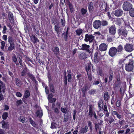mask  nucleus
<instances>
[{
  "mask_svg": "<svg viewBox=\"0 0 134 134\" xmlns=\"http://www.w3.org/2000/svg\"><path fill=\"white\" fill-rule=\"evenodd\" d=\"M130 16L132 17H134V8H132L129 11Z\"/></svg>",
  "mask_w": 134,
  "mask_h": 134,
  "instance_id": "c9c22d12",
  "label": "nucleus"
},
{
  "mask_svg": "<svg viewBox=\"0 0 134 134\" xmlns=\"http://www.w3.org/2000/svg\"><path fill=\"white\" fill-rule=\"evenodd\" d=\"M123 9L125 11H129L132 8V5L128 1L125 2L122 5Z\"/></svg>",
  "mask_w": 134,
  "mask_h": 134,
  "instance_id": "f03ea898",
  "label": "nucleus"
},
{
  "mask_svg": "<svg viewBox=\"0 0 134 134\" xmlns=\"http://www.w3.org/2000/svg\"><path fill=\"white\" fill-rule=\"evenodd\" d=\"M99 110V111L102 110L104 104L102 101H100L98 102Z\"/></svg>",
  "mask_w": 134,
  "mask_h": 134,
  "instance_id": "393cba45",
  "label": "nucleus"
},
{
  "mask_svg": "<svg viewBox=\"0 0 134 134\" xmlns=\"http://www.w3.org/2000/svg\"><path fill=\"white\" fill-rule=\"evenodd\" d=\"M8 16L10 22L12 24L14 22V18L12 13L9 12L8 13Z\"/></svg>",
  "mask_w": 134,
  "mask_h": 134,
  "instance_id": "4468645a",
  "label": "nucleus"
},
{
  "mask_svg": "<svg viewBox=\"0 0 134 134\" xmlns=\"http://www.w3.org/2000/svg\"><path fill=\"white\" fill-rule=\"evenodd\" d=\"M101 23V25L103 26H107L108 25V22L106 20H102V21Z\"/></svg>",
  "mask_w": 134,
  "mask_h": 134,
  "instance_id": "58836bf2",
  "label": "nucleus"
},
{
  "mask_svg": "<svg viewBox=\"0 0 134 134\" xmlns=\"http://www.w3.org/2000/svg\"><path fill=\"white\" fill-rule=\"evenodd\" d=\"M128 31L125 29H119L118 30V34L119 36L122 35L125 37H126Z\"/></svg>",
  "mask_w": 134,
  "mask_h": 134,
  "instance_id": "423d86ee",
  "label": "nucleus"
},
{
  "mask_svg": "<svg viewBox=\"0 0 134 134\" xmlns=\"http://www.w3.org/2000/svg\"><path fill=\"white\" fill-rule=\"evenodd\" d=\"M80 11L82 14V15H84L86 14L87 12V9H85L84 8H82L81 9Z\"/></svg>",
  "mask_w": 134,
  "mask_h": 134,
  "instance_id": "a18cd8bd",
  "label": "nucleus"
},
{
  "mask_svg": "<svg viewBox=\"0 0 134 134\" xmlns=\"http://www.w3.org/2000/svg\"><path fill=\"white\" fill-rule=\"evenodd\" d=\"M36 114L37 116H39L40 118L43 115V113L42 111H40L39 110H37L36 111Z\"/></svg>",
  "mask_w": 134,
  "mask_h": 134,
  "instance_id": "ea45409f",
  "label": "nucleus"
},
{
  "mask_svg": "<svg viewBox=\"0 0 134 134\" xmlns=\"http://www.w3.org/2000/svg\"><path fill=\"white\" fill-rule=\"evenodd\" d=\"M101 59V55L100 52L99 51H97L94 55V62L96 63H97Z\"/></svg>",
  "mask_w": 134,
  "mask_h": 134,
  "instance_id": "7ed1b4c3",
  "label": "nucleus"
},
{
  "mask_svg": "<svg viewBox=\"0 0 134 134\" xmlns=\"http://www.w3.org/2000/svg\"><path fill=\"white\" fill-rule=\"evenodd\" d=\"M121 105V100H118L116 103V106L118 107H119Z\"/></svg>",
  "mask_w": 134,
  "mask_h": 134,
  "instance_id": "6e6d98bb",
  "label": "nucleus"
},
{
  "mask_svg": "<svg viewBox=\"0 0 134 134\" xmlns=\"http://www.w3.org/2000/svg\"><path fill=\"white\" fill-rule=\"evenodd\" d=\"M29 121L31 124L34 127H36L37 126L36 123L32 120V119L30 118L29 119Z\"/></svg>",
  "mask_w": 134,
  "mask_h": 134,
  "instance_id": "7c9ffc66",
  "label": "nucleus"
},
{
  "mask_svg": "<svg viewBox=\"0 0 134 134\" xmlns=\"http://www.w3.org/2000/svg\"><path fill=\"white\" fill-rule=\"evenodd\" d=\"M104 113L106 117H108L109 116V113L108 110L104 112Z\"/></svg>",
  "mask_w": 134,
  "mask_h": 134,
  "instance_id": "774afa93",
  "label": "nucleus"
},
{
  "mask_svg": "<svg viewBox=\"0 0 134 134\" xmlns=\"http://www.w3.org/2000/svg\"><path fill=\"white\" fill-rule=\"evenodd\" d=\"M49 87L50 91L52 92H54L55 91V90L54 88L53 85L52 84H49Z\"/></svg>",
  "mask_w": 134,
  "mask_h": 134,
  "instance_id": "c03bdc74",
  "label": "nucleus"
},
{
  "mask_svg": "<svg viewBox=\"0 0 134 134\" xmlns=\"http://www.w3.org/2000/svg\"><path fill=\"white\" fill-rule=\"evenodd\" d=\"M18 60L20 64V65L21 66H23V63H22V58L20 57H18Z\"/></svg>",
  "mask_w": 134,
  "mask_h": 134,
  "instance_id": "3c124183",
  "label": "nucleus"
},
{
  "mask_svg": "<svg viewBox=\"0 0 134 134\" xmlns=\"http://www.w3.org/2000/svg\"><path fill=\"white\" fill-rule=\"evenodd\" d=\"M2 127L3 129H8L9 128V125L8 124V122H5L4 120H2Z\"/></svg>",
  "mask_w": 134,
  "mask_h": 134,
  "instance_id": "412c9836",
  "label": "nucleus"
},
{
  "mask_svg": "<svg viewBox=\"0 0 134 134\" xmlns=\"http://www.w3.org/2000/svg\"><path fill=\"white\" fill-rule=\"evenodd\" d=\"M30 62L33 64H34V63H33V62L32 60L30 59L28 57H25V62L27 63L29 62Z\"/></svg>",
  "mask_w": 134,
  "mask_h": 134,
  "instance_id": "37998d69",
  "label": "nucleus"
},
{
  "mask_svg": "<svg viewBox=\"0 0 134 134\" xmlns=\"http://www.w3.org/2000/svg\"><path fill=\"white\" fill-rule=\"evenodd\" d=\"M13 61L15 63L16 66H18L19 65V63L18 62L17 58L15 55H13L12 57Z\"/></svg>",
  "mask_w": 134,
  "mask_h": 134,
  "instance_id": "b1692460",
  "label": "nucleus"
},
{
  "mask_svg": "<svg viewBox=\"0 0 134 134\" xmlns=\"http://www.w3.org/2000/svg\"><path fill=\"white\" fill-rule=\"evenodd\" d=\"M14 44H10V46L8 47L7 51H11L13 49L15 48Z\"/></svg>",
  "mask_w": 134,
  "mask_h": 134,
  "instance_id": "e433bc0d",
  "label": "nucleus"
},
{
  "mask_svg": "<svg viewBox=\"0 0 134 134\" xmlns=\"http://www.w3.org/2000/svg\"><path fill=\"white\" fill-rule=\"evenodd\" d=\"M123 13V10L121 9H118L115 11L114 14L116 16H120L122 15Z\"/></svg>",
  "mask_w": 134,
  "mask_h": 134,
  "instance_id": "f8f14e48",
  "label": "nucleus"
},
{
  "mask_svg": "<svg viewBox=\"0 0 134 134\" xmlns=\"http://www.w3.org/2000/svg\"><path fill=\"white\" fill-rule=\"evenodd\" d=\"M53 96L52 94L51 93L49 94L48 95V100H49L50 99H51V98H52L53 97Z\"/></svg>",
  "mask_w": 134,
  "mask_h": 134,
  "instance_id": "69168bd1",
  "label": "nucleus"
},
{
  "mask_svg": "<svg viewBox=\"0 0 134 134\" xmlns=\"http://www.w3.org/2000/svg\"><path fill=\"white\" fill-rule=\"evenodd\" d=\"M104 119L105 121L109 125L111 124L114 121V118L112 116L105 117L104 118Z\"/></svg>",
  "mask_w": 134,
  "mask_h": 134,
  "instance_id": "9d476101",
  "label": "nucleus"
},
{
  "mask_svg": "<svg viewBox=\"0 0 134 134\" xmlns=\"http://www.w3.org/2000/svg\"><path fill=\"white\" fill-rule=\"evenodd\" d=\"M82 29L79 28L76 30L75 32H76L77 35H80L82 32Z\"/></svg>",
  "mask_w": 134,
  "mask_h": 134,
  "instance_id": "4c0bfd02",
  "label": "nucleus"
},
{
  "mask_svg": "<svg viewBox=\"0 0 134 134\" xmlns=\"http://www.w3.org/2000/svg\"><path fill=\"white\" fill-rule=\"evenodd\" d=\"M120 82L116 81L115 83V86L117 87H119L121 85Z\"/></svg>",
  "mask_w": 134,
  "mask_h": 134,
  "instance_id": "680f3d73",
  "label": "nucleus"
},
{
  "mask_svg": "<svg viewBox=\"0 0 134 134\" xmlns=\"http://www.w3.org/2000/svg\"><path fill=\"white\" fill-rule=\"evenodd\" d=\"M123 50V47L120 44L118 47L117 49V51L118 52H121Z\"/></svg>",
  "mask_w": 134,
  "mask_h": 134,
  "instance_id": "a19ab883",
  "label": "nucleus"
},
{
  "mask_svg": "<svg viewBox=\"0 0 134 134\" xmlns=\"http://www.w3.org/2000/svg\"><path fill=\"white\" fill-rule=\"evenodd\" d=\"M124 48L127 52H131L133 50V46L130 44L127 43L125 46Z\"/></svg>",
  "mask_w": 134,
  "mask_h": 134,
  "instance_id": "9b49d317",
  "label": "nucleus"
},
{
  "mask_svg": "<svg viewBox=\"0 0 134 134\" xmlns=\"http://www.w3.org/2000/svg\"><path fill=\"white\" fill-rule=\"evenodd\" d=\"M29 72V70L26 66L23 69V70L21 72V75L23 77L25 76L28 72Z\"/></svg>",
  "mask_w": 134,
  "mask_h": 134,
  "instance_id": "ddd939ff",
  "label": "nucleus"
},
{
  "mask_svg": "<svg viewBox=\"0 0 134 134\" xmlns=\"http://www.w3.org/2000/svg\"><path fill=\"white\" fill-rule=\"evenodd\" d=\"M5 88V84L4 83H3V85L2 84L0 85V92H4Z\"/></svg>",
  "mask_w": 134,
  "mask_h": 134,
  "instance_id": "473e14b6",
  "label": "nucleus"
},
{
  "mask_svg": "<svg viewBox=\"0 0 134 134\" xmlns=\"http://www.w3.org/2000/svg\"><path fill=\"white\" fill-rule=\"evenodd\" d=\"M68 80L69 82H70L71 81V74H68Z\"/></svg>",
  "mask_w": 134,
  "mask_h": 134,
  "instance_id": "864d4df0",
  "label": "nucleus"
},
{
  "mask_svg": "<svg viewBox=\"0 0 134 134\" xmlns=\"http://www.w3.org/2000/svg\"><path fill=\"white\" fill-rule=\"evenodd\" d=\"M76 111L75 109L74 110H73V119L74 120H75L76 119Z\"/></svg>",
  "mask_w": 134,
  "mask_h": 134,
  "instance_id": "5fc2aeb1",
  "label": "nucleus"
},
{
  "mask_svg": "<svg viewBox=\"0 0 134 134\" xmlns=\"http://www.w3.org/2000/svg\"><path fill=\"white\" fill-rule=\"evenodd\" d=\"M88 129V127L87 126H86L84 127L81 128V129L80 130L79 132L81 134L85 133L87 131Z\"/></svg>",
  "mask_w": 134,
  "mask_h": 134,
  "instance_id": "aec40b11",
  "label": "nucleus"
},
{
  "mask_svg": "<svg viewBox=\"0 0 134 134\" xmlns=\"http://www.w3.org/2000/svg\"><path fill=\"white\" fill-rule=\"evenodd\" d=\"M51 50L56 55H58L59 54V49L58 47H53L52 48Z\"/></svg>",
  "mask_w": 134,
  "mask_h": 134,
  "instance_id": "f3484780",
  "label": "nucleus"
},
{
  "mask_svg": "<svg viewBox=\"0 0 134 134\" xmlns=\"http://www.w3.org/2000/svg\"><path fill=\"white\" fill-rule=\"evenodd\" d=\"M100 124L99 123H95L94 124V127L96 131V132H97L98 131V129H99V125Z\"/></svg>",
  "mask_w": 134,
  "mask_h": 134,
  "instance_id": "8fccbe9b",
  "label": "nucleus"
},
{
  "mask_svg": "<svg viewBox=\"0 0 134 134\" xmlns=\"http://www.w3.org/2000/svg\"><path fill=\"white\" fill-rule=\"evenodd\" d=\"M27 76L32 81H36L34 76L31 74L29 72L27 74Z\"/></svg>",
  "mask_w": 134,
  "mask_h": 134,
  "instance_id": "5701e85b",
  "label": "nucleus"
},
{
  "mask_svg": "<svg viewBox=\"0 0 134 134\" xmlns=\"http://www.w3.org/2000/svg\"><path fill=\"white\" fill-rule=\"evenodd\" d=\"M89 12L90 13H92L93 11L94 7L93 5V3L92 2L90 3L89 4L88 6Z\"/></svg>",
  "mask_w": 134,
  "mask_h": 134,
  "instance_id": "4be33fe9",
  "label": "nucleus"
},
{
  "mask_svg": "<svg viewBox=\"0 0 134 134\" xmlns=\"http://www.w3.org/2000/svg\"><path fill=\"white\" fill-rule=\"evenodd\" d=\"M108 93H104V100L105 101H107L109 97Z\"/></svg>",
  "mask_w": 134,
  "mask_h": 134,
  "instance_id": "79ce46f5",
  "label": "nucleus"
},
{
  "mask_svg": "<svg viewBox=\"0 0 134 134\" xmlns=\"http://www.w3.org/2000/svg\"><path fill=\"white\" fill-rule=\"evenodd\" d=\"M1 49L2 50H3L5 45V42L3 41H1Z\"/></svg>",
  "mask_w": 134,
  "mask_h": 134,
  "instance_id": "09e8293b",
  "label": "nucleus"
},
{
  "mask_svg": "<svg viewBox=\"0 0 134 134\" xmlns=\"http://www.w3.org/2000/svg\"><path fill=\"white\" fill-rule=\"evenodd\" d=\"M30 95V93H25L24 97L26 98H28Z\"/></svg>",
  "mask_w": 134,
  "mask_h": 134,
  "instance_id": "bf43d9fd",
  "label": "nucleus"
},
{
  "mask_svg": "<svg viewBox=\"0 0 134 134\" xmlns=\"http://www.w3.org/2000/svg\"><path fill=\"white\" fill-rule=\"evenodd\" d=\"M109 34L112 35H114L116 32V28L115 25L110 26L108 29Z\"/></svg>",
  "mask_w": 134,
  "mask_h": 134,
  "instance_id": "39448f33",
  "label": "nucleus"
},
{
  "mask_svg": "<svg viewBox=\"0 0 134 134\" xmlns=\"http://www.w3.org/2000/svg\"><path fill=\"white\" fill-rule=\"evenodd\" d=\"M125 122V120L124 119L122 120H119V124L121 125V126H122V125L124 124Z\"/></svg>",
  "mask_w": 134,
  "mask_h": 134,
  "instance_id": "13d9d810",
  "label": "nucleus"
},
{
  "mask_svg": "<svg viewBox=\"0 0 134 134\" xmlns=\"http://www.w3.org/2000/svg\"><path fill=\"white\" fill-rule=\"evenodd\" d=\"M63 35H64L63 38L64 39V40L66 41H67L68 38V34H65V33H63L62 34Z\"/></svg>",
  "mask_w": 134,
  "mask_h": 134,
  "instance_id": "49530a36",
  "label": "nucleus"
},
{
  "mask_svg": "<svg viewBox=\"0 0 134 134\" xmlns=\"http://www.w3.org/2000/svg\"><path fill=\"white\" fill-rule=\"evenodd\" d=\"M14 82L16 85L19 86H20L21 85V81L20 79L18 78H16L15 79Z\"/></svg>",
  "mask_w": 134,
  "mask_h": 134,
  "instance_id": "c756f323",
  "label": "nucleus"
},
{
  "mask_svg": "<svg viewBox=\"0 0 134 134\" xmlns=\"http://www.w3.org/2000/svg\"><path fill=\"white\" fill-rule=\"evenodd\" d=\"M112 114L113 115H116L118 118L120 119L121 118V116L119 114L117 111H114L112 112Z\"/></svg>",
  "mask_w": 134,
  "mask_h": 134,
  "instance_id": "bb28decb",
  "label": "nucleus"
},
{
  "mask_svg": "<svg viewBox=\"0 0 134 134\" xmlns=\"http://www.w3.org/2000/svg\"><path fill=\"white\" fill-rule=\"evenodd\" d=\"M23 103V102L21 99L18 100L16 101V105L17 106L20 105Z\"/></svg>",
  "mask_w": 134,
  "mask_h": 134,
  "instance_id": "de8ad7c7",
  "label": "nucleus"
},
{
  "mask_svg": "<svg viewBox=\"0 0 134 134\" xmlns=\"http://www.w3.org/2000/svg\"><path fill=\"white\" fill-rule=\"evenodd\" d=\"M79 57L81 60H82L86 59L87 58V55L85 53H82L79 55Z\"/></svg>",
  "mask_w": 134,
  "mask_h": 134,
  "instance_id": "a878e982",
  "label": "nucleus"
},
{
  "mask_svg": "<svg viewBox=\"0 0 134 134\" xmlns=\"http://www.w3.org/2000/svg\"><path fill=\"white\" fill-rule=\"evenodd\" d=\"M60 21L61 23L62 26H64L65 25V19H64V18L61 19Z\"/></svg>",
  "mask_w": 134,
  "mask_h": 134,
  "instance_id": "603ef678",
  "label": "nucleus"
},
{
  "mask_svg": "<svg viewBox=\"0 0 134 134\" xmlns=\"http://www.w3.org/2000/svg\"><path fill=\"white\" fill-rule=\"evenodd\" d=\"M31 38L32 41L34 43L37 42H39V40L35 35H32L31 37Z\"/></svg>",
  "mask_w": 134,
  "mask_h": 134,
  "instance_id": "cd10ccee",
  "label": "nucleus"
},
{
  "mask_svg": "<svg viewBox=\"0 0 134 134\" xmlns=\"http://www.w3.org/2000/svg\"><path fill=\"white\" fill-rule=\"evenodd\" d=\"M8 39L9 44H14V43L16 41V40L12 36H9L8 38Z\"/></svg>",
  "mask_w": 134,
  "mask_h": 134,
  "instance_id": "a211bd4d",
  "label": "nucleus"
},
{
  "mask_svg": "<svg viewBox=\"0 0 134 134\" xmlns=\"http://www.w3.org/2000/svg\"><path fill=\"white\" fill-rule=\"evenodd\" d=\"M133 61L132 60H130L129 62L125 66V69L127 71L130 72L132 71L133 69Z\"/></svg>",
  "mask_w": 134,
  "mask_h": 134,
  "instance_id": "f257e3e1",
  "label": "nucleus"
},
{
  "mask_svg": "<svg viewBox=\"0 0 134 134\" xmlns=\"http://www.w3.org/2000/svg\"><path fill=\"white\" fill-rule=\"evenodd\" d=\"M117 52V48L115 47H112L110 48L109 54L111 56L114 57L116 55Z\"/></svg>",
  "mask_w": 134,
  "mask_h": 134,
  "instance_id": "0eeeda50",
  "label": "nucleus"
},
{
  "mask_svg": "<svg viewBox=\"0 0 134 134\" xmlns=\"http://www.w3.org/2000/svg\"><path fill=\"white\" fill-rule=\"evenodd\" d=\"M8 113L7 112H4L3 113L2 115V118L4 120H5L7 119L8 117Z\"/></svg>",
  "mask_w": 134,
  "mask_h": 134,
  "instance_id": "f704fd0d",
  "label": "nucleus"
},
{
  "mask_svg": "<svg viewBox=\"0 0 134 134\" xmlns=\"http://www.w3.org/2000/svg\"><path fill=\"white\" fill-rule=\"evenodd\" d=\"M67 4L69 5L70 12L71 13H72L73 11L74 10L73 5L69 1L68 2Z\"/></svg>",
  "mask_w": 134,
  "mask_h": 134,
  "instance_id": "c85d7f7f",
  "label": "nucleus"
},
{
  "mask_svg": "<svg viewBox=\"0 0 134 134\" xmlns=\"http://www.w3.org/2000/svg\"><path fill=\"white\" fill-rule=\"evenodd\" d=\"M53 110L54 112L56 113L57 114H58L59 113V111L58 108H54Z\"/></svg>",
  "mask_w": 134,
  "mask_h": 134,
  "instance_id": "0e129e2a",
  "label": "nucleus"
},
{
  "mask_svg": "<svg viewBox=\"0 0 134 134\" xmlns=\"http://www.w3.org/2000/svg\"><path fill=\"white\" fill-rule=\"evenodd\" d=\"M85 37V40L86 42L89 41L90 42H91L94 41V36L90 34H86Z\"/></svg>",
  "mask_w": 134,
  "mask_h": 134,
  "instance_id": "20e7f679",
  "label": "nucleus"
},
{
  "mask_svg": "<svg viewBox=\"0 0 134 134\" xmlns=\"http://www.w3.org/2000/svg\"><path fill=\"white\" fill-rule=\"evenodd\" d=\"M89 127V129L91 131H92L93 130V126L92 122L90 121H89L87 122V126Z\"/></svg>",
  "mask_w": 134,
  "mask_h": 134,
  "instance_id": "2f4dec72",
  "label": "nucleus"
},
{
  "mask_svg": "<svg viewBox=\"0 0 134 134\" xmlns=\"http://www.w3.org/2000/svg\"><path fill=\"white\" fill-rule=\"evenodd\" d=\"M62 28L60 27L58 25H55L54 26V30L57 32L58 36L61 33Z\"/></svg>",
  "mask_w": 134,
  "mask_h": 134,
  "instance_id": "dca6fc26",
  "label": "nucleus"
},
{
  "mask_svg": "<svg viewBox=\"0 0 134 134\" xmlns=\"http://www.w3.org/2000/svg\"><path fill=\"white\" fill-rule=\"evenodd\" d=\"M101 25V21L100 20H96L93 23V26L96 29H98Z\"/></svg>",
  "mask_w": 134,
  "mask_h": 134,
  "instance_id": "1a4fd4ad",
  "label": "nucleus"
},
{
  "mask_svg": "<svg viewBox=\"0 0 134 134\" xmlns=\"http://www.w3.org/2000/svg\"><path fill=\"white\" fill-rule=\"evenodd\" d=\"M61 110L62 113H65L66 111H67L66 109L65 108H63L62 107L61 108Z\"/></svg>",
  "mask_w": 134,
  "mask_h": 134,
  "instance_id": "e2e57ef3",
  "label": "nucleus"
},
{
  "mask_svg": "<svg viewBox=\"0 0 134 134\" xmlns=\"http://www.w3.org/2000/svg\"><path fill=\"white\" fill-rule=\"evenodd\" d=\"M89 112L88 113V115L89 117L91 118L92 117L93 112V106L92 105H89Z\"/></svg>",
  "mask_w": 134,
  "mask_h": 134,
  "instance_id": "6ab92c4d",
  "label": "nucleus"
},
{
  "mask_svg": "<svg viewBox=\"0 0 134 134\" xmlns=\"http://www.w3.org/2000/svg\"><path fill=\"white\" fill-rule=\"evenodd\" d=\"M49 102L50 103H54L55 102L56 100V99L55 98H52L51 99H50L49 100H48Z\"/></svg>",
  "mask_w": 134,
  "mask_h": 134,
  "instance_id": "4d7b16f0",
  "label": "nucleus"
},
{
  "mask_svg": "<svg viewBox=\"0 0 134 134\" xmlns=\"http://www.w3.org/2000/svg\"><path fill=\"white\" fill-rule=\"evenodd\" d=\"M7 28L6 27L5 25L3 26V30L2 31V33L3 34H5L6 32Z\"/></svg>",
  "mask_w": 134,
  "mask_h": 134,
  "instance_id": "338daca9",
  "label": "nucleus"
},
{
  "mask_svg": "<svg viewBox=\"0 0 134 134\" xmlns=\"http://www.w3.org/2000/svg\"><path fill=\"white\" fill-rule=\"evenodd\" d=\"M88 89V87L86 85L84 86L82 88V92H85Z\"/></svg>",
  "mask_w": 134,
  "mask_h": 134,
  "instance_id": "052dcab7",
  "label": "nucleus"
},
{
  "mask_svg": "<svg viewBox=\"0 0 134 134\" xmlns=\"http://www.w3.org/2000/svg\"><path fill=\"white\" fill-rule=\"evenodd\" d=\"M80 48H79L80 49L85 51L89 53L91 52V51L90 50V46L89 45H87L86 44H82L81 47L80 46Z\"/></svg>",
  "mask_w": 134,
  "mask_h": 134,
  "instance_id": "6e6552de",
  "label": "nucleus"
},
{
  "mask_svg": "<svg viewBox=\"0 0 134 134\" xmlns=\"http://www.w3.org/2000/svg\"><path fill=\"white\" fill-rule=\"evenodd\" d=\"M107 47L106 44L105 43H102L99 46V50L101 51H106L107 49Z\"/></svg>",
  "mask_w": 134,
  "mask_h": 134,
  "instance_id": "2eb2a0df",
  "label": "nucleus"
},
{
  "mask_svg": "<svg viewBox=\"0 0 134 134\" xmlns=\"http://www.w3.org/2000/svg\"><path fill=\"white\" fill-rule=\"evenodd\" d=\"M58 125L56 122H53L51 123V128L52 129H54L58 127Z\"/></svg>",
  "mask_w": 134,
  "mask_h": 134,
  "instance_id": "72a5a7b5",
  "label": "nucleus"
}]
</instances>
